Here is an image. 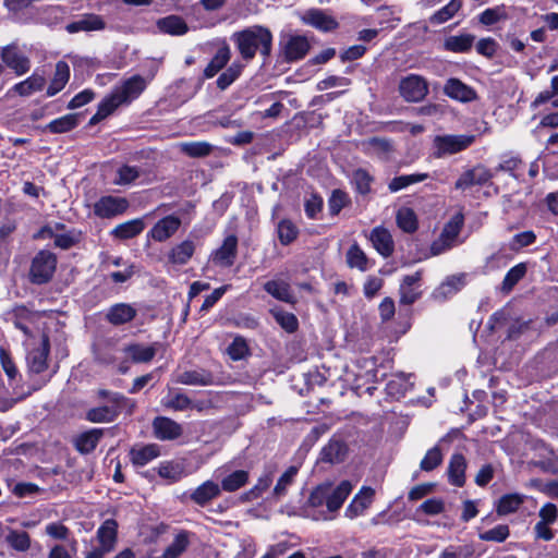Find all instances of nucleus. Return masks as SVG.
I'll return each mask as SVG.
<instances>
[{
  "mask_svg": "<svg viewBox=\"0 0 558 558\" xmlns=\"http://www.w3.org/2000/svg\"><path fill=\"white\" fill-rule=\"evenodd\" d=\"M349 452L347 444L337 437H332L320 450V461L338 464L345 460Z\"/></svg>",
  "mask_w": 558,
  "mask_h": 558,
  "instance_id": "14",
  "label": "nucleus"
},
{
  "mask_svg": "<svg viewBox=\"0 0 558 558\" xmlns=\"http://www.w3.org/2000/svg\"><path fill=\"white\" fill-rule=\"evenodd\" d=\"M397 225L404 232L411 233L417 229V218L413 209L401 207L397 211Z\"/></svg>",
  "mask_w": 558,
  "mask_h": 558,
  "instance_id": "48",
  "label": "nucleus"
},
{
  "mask_svg": "<svg viewBox=\"0 0 558 558\" xmlns=\"http://www.w3.org/2000/svg\"><path fill=\"white\" fill-rule=\"evenodd\" d=\"M231 40L242 59L252 61L257 53L264 60L270 56L274 37L269 28L262 25H253L233 33Z\"/></svg>",
  "mask_w": 558,
  "mask_h": 558,
  "instance_id": "1",
  "label": "nucleus"
},
{
  "mask_svg": "<svg viewBox=\"0 0 558 558\" xmlns=\"http://www.w3.org/2000/svg\"><path fill=\"white\" fill-rule=\"evenodd\" d=\"M106 27V23L100 15L97 14H87L82 16L80 20L74 21L66 25V31L70 34L77 32H90V31H101Z\"/></svg>",
  "mask_w": 558,
  "mask_h": 558,
  "instance_id": "23",
  "label": "nucleus"
},
{
  "mask_svg": "<svg viewBox=\"0 0 558 558\" xmlns=\"http://www.w3.org/2000/svg\"><path fill=\"white\" fill-rule=\"evenodd\" d=\"M510 535L509 526L507 524H499L488 531L478 534L480 539L485 542L502 543Z\"/></svg>",
  "mask_w": 558,
  "mask_h": 558,
  "instance_id": "59",
  "label": "nucleus"
},
{
  "mask_svg": "<svg viewBox=\"0 0 558 558\" xmlns=\"http://www.w3.org/2000/svg\"><path fill=\"white\" fill-rule=\"evenodd\" d=\"M97 537L100 543L98 550L105 554L113 549L117 539V523L113 520H106L97 531Z\"/></svg>",
  "mask_w": 558,
  "mask_h": 558,
  "instance_id": "29",
  "label": "nucleus"
},
{
  "mask_svg": "<svg viewBox=\"0 0 558 558\" xmlns=\"http://www.w3.org/2000/svg\"><path fill=\"white\" fill-rule=\"evenodd\" d=\"M465 470L466 460L464 456L461 453L452 454L447 471L449 483L453 486L462 487L465 484Z\"/></svg>",
  "mask_w": 558,
  "mask_h": 558,
  "instance_id": "19",
  "label": "nucleus"
},
{
  "mask_svg": "<svg viewBox=\"0 0 558 558\" xmlns=\"http://www.w3.org/2000/svg\"><path fill=\"white\" fill-rule=\"evenodd\" d=\"M444 92L448 97L461 102L476 99V92L458 78H449L444 86Z\"/></svg>",
  "mask_w": 558,
  "mask_h": 558,
  "instance_id": "16",
  "label": "nucleus"
},
{
  "mask_svg": "<svg viewBox=\"0 0 558 558\" xmlns=\"http://www.w3.org/2000/svg\"><path fill=\"white\" fill-rule=\"evenodd\" d=\"M157 472L159 476L169 480L170 482H178L185 475L184 465L177 461L161 462Z\"/></svg>",
  "mask_w": 558,
  "mask_h": 558,
  "instance_id": "44",
  "label": "nucleus"
},
{
  "mask_svg": "<svg viewBox=\"0 0 558 558\" xmlns=\"http://www.w3.org/2000/svg\"><path fill=\"white\" fill-rule=\"evenodd\" d=\"M243 65L240 62H233L217 78V87L220 90L227 89L241 74Z\"/></svg>",
  "mask_w": 558,
  "mask_h": 558,
  "instance_id": "56",
  "label": "nucleus"
},
{
  "mask_svg": "<svg viewBox=\"0 0 558 558\" xmlns=\"http://www.w3.org/2000/svg\"><path fill=\"white\" fill-rule=\"evenodd\" d=\"M271 315L276 319V322L288 332H293L298 328V319L296 317L288 312H284L279 308H272L270 311Z\"/></svg>",
  "mask_w": 558,
  "mask_h": 558,
  "instance_id": "60",
  "label": "nucleus"
},
{
  "mask_svg": "<svg viewBox=\"0 0 558 558\" xmlns=\"http://www.w3.org/2000/svg\"><path fill=\"white\" fill-rule=\"evenodd\" d=\"M70 78V68L64 61L56 64V72L48 88L47 96L52 97L64 88Z\"/></svg>",
  "mask_w": 558,
  "mask_h": 558,
  "instance_id": "34",
  "label": "nucleus"
},
{
  "mask_svg": "<svg viewBox=\"0 0 558 558\" xmlns=\"http://www.w3.org/2000/svg\"><path fill=\"white\" fill-rule=\"evenodd\" d=\"M352 490V484L349 481H342L338 486L333 487L329 483V492L327 499V509L330 512H335L341 508L347 497Z\"/></svg>",
  "mask_w": 558,
  "mask_h": 558,
  "instance_id": "21",
  "label": "nucleus"
},
{
  "mask_svg": "<svg viewBox=\"0 0 558 558\" xmlns=\"http://www.w3.org/2000/svg\"><path fill=\"white\" fill-rule=\"evenodd\" d=\"M473 555L472 545H450L439 554L438 558H470Z\"/></svg>",
  "mask_w": 558,
  "mask_h": 558,
  "instance_id": "62",
  "label": "nucleus"
},
{
  "mask_svg": "<svg viewBox=\"0 0 558 558\" xmlns=\"http://www.w3.org/2000/svg\"><path fill=\"white\" fill-rule=\"evenodd\" d=\"M5 542L14 550L22 553L27 551L31 547V537L28 533L24 531L9 529V532L5 535Z\"/></svg>",
  "mask_w": 558,
  "mask_h": 558,
  "instance_id": "46",
  "label": "nucleus"
},
{
  "mask_svg": "<svg viewBox=\"0 0 558 558\" xmlns=\"http://www.w3.org/2000/svg\"><path fill=\"white\" fill-rule=\"evenodd\" d=\"M302 21L319 31L329 32L338 26V23L320 10L312 9L302 15Z\"/></svg>",
  "mask_w": 558,
  "mask_h": 558,
  "instance_id": "18",
  "label": "nucleus"
},
{
  "mask_svg": "<svg viewBox=\"0 0 558 558\" xmlns=\"http://www.w3.org/2000/svg\"><path fill=\"white\" fill-rule=\"evenodd\" d=\"M101 436L102 430L97 428L78 435L74 441L76 450L81 453L92 452L97 447Z\"/></svg>",
  "mask_w": 558,
  "mask_h": 558,
  "instance_id": "36",
  "label": "nucleus"
},
{
  "mask_svg": "<svg viewBox=\"0 0 558 558\" xmlns=\"http://www.w3.org/2000/svg\"><path fill=\"white\" fill-rule=\"evenodd\" d=\"M299 472V469L294 465L289 466L284 473L278 478L272 496L277 500L284 497L288 493V488L293 484L294 478Z\"/></svg>",
  "mask_w": 558,
  "mask_h": 558,
  "instance_id": "42",
  "label": "nucleus"
},
{
  "mask_svg": "<svg viewBox=\"0 0 558 558\" xmlns=\"http://www.w3.org/2000/svg\"><path fill=\"white\" fill-rule=\"evenodd\" d=\"M474 141V135H437L433 141L434 156L442 158L448 155L458 154L471 146Z\"/></svg>",
  "mask_w": 558,
  "mask_h": 558,
  "instance_id": "4",
  "label": "nucleus"
},
{
  "mask_svg": "<svg viewBox=\"0 0 558 558\" xmlns=\"http://www.w3.org/2000/svg\"><path fill=\"white\" fill-rule=\"evenodd\" d=\"M194 252V242L191 240H184L169 251L168 260L173 265H185L193 257Z\"/></svg>",
  "mask_w": 558,
  "mask_h": 558,
  "instance_id": "28",
  "label": "nucleus"
},
{
  "mask_svg": "<svg viewBox=\"0 0 558 558\" xmlns=\"http://www.w3.org/2000/svg\"><path fill=\"white\" fill-rule=\"evenodd\" d=\"M282 53L287 61L303 59L310 50V43L305 36L289 35L281 41Z\"/></svg>",
  "mask_w": 558,
  "mask_h": 558,
  "instance_id": "7",
  "label": "nucleus"
},
{
  "mask_svg": "<svg viewBox=\"0 0 558 558\" xmlns=\"http://www.w3.org/2000/svg\"><path fill=\"white\" fill-rule=\"evenodd\" d=\"M159 29L166 34L170 35H183L187 32L189 27L186 23L177 15H170L163 19H160L157 22Z\"/></svg>",
  "mask_w": 558,
  "mask_h": 558,
  "instance_id": "39",
  "label": "nucleus"
},
{
  "mask_svg": "<svg viewBox=\"0 0 558 558\" xmlns=\"http://www.w3.org/2000/svg\"><path fill=\"white\" fill-rule=\"evenodd\" d=\"M162 405L173 411H184L192 408V400L184 393L170 391L162 399Z\"/></svg>",
  "mask_w": 558,
  "mask_h": 558,
  "instance_id": "49",
  "label": "nucleus"
},
{
  "mask_svg": "<svg viewBox=\"0 0 558 558\" xmlns=\"http://www.w3.org/2000/svg\"><path fill=\"white\" fill-rule=\"evenodd\" d=\"M462 8V0H451L448 4L436 11L430 17L429 22L434 25H440L451 20L457 12Z\"/></svg>",
  "mask_w": 558,
  "mask_h": 558,
  "instance_id": "45",
  "label": "nucleus"
},
{
  "mask_svg": "<svg viewBox=\"0 0 558 558\" xmlns=\"http://www.w3.org/2000/svg\"><path fill=\"white\" fill-rule=\"evenodd\" d=\"M46 80L41 75L33 74L25 81L20 82L13 86V90L20 96H29L35 92H39L44 88Z\"/></svg>",
  "mask_w": 558,
  "mask_h": 558,
  "instance_id": "41",
  "label": "nucleus"
},
{
  "mask_svg": "<svg viewBox=\"0 0 558 558\" xmlns=\"http://www.w3.org/2000/svg\"><path fill=\"white\" fill-rule=\"evenodd\" d=\"M507 13L504 7H495L484 10L480 16L478 20L484 25H493L501 20H506Z\"/></svg>",
  "mask_w": 558,
  "mask_h": 558,
  "instance_id": "64",
  "label": "nucleus"
},
{
  "mask_svg": "<svg viewBox=\"0 0 558 558\" xmlns=\"http://www.w3.org/2000/svg\"><path fill=\"white\" fill-rule=\"evenodd\" d=\"M57 267V256L50 251H39L32 260L29 280L35 284L51 280Z\"/></svg>",
  "mask_w": 558,
  "mask_h": 558,
  "instance_id": "3",
  "label": "nucleus"
},
{
  "mask_svg": "<svg viewBox=\"0 0 558 558\" xmlns=\"http://www.w3.org/2000/svg\"><path fill=\"white\" fill-rule=\"evenodd\" d=\"M352 182L360 194H368L371 192V184L373 177L365 169L359 168L352 173Z\"/></svg>",
  "mask_w": 558,
  "mask_h": 558,
  "instance_id": "57",
  "label": "nucleus"
},
{
  "mask_svg": "<svg viewBox=\"0 0 558 558\" xmlns=\"http://www.w3.org/2000/svg\"><path fill=\"white\" fill-rule=\"evenodd\" d=\"M144 229V220L142 218H136L116 226L111 231V234L119 240H129L141 234Z\"/></svg>",
  "mask_w": 558,
  "mask_h": 558,
  "instance_id": "27",
  "label": "nucleus"
},
{
  "mask_svg": "<svg viewBox=\"0 0 558 558\" xmlns=\"http://www.w3.org/2000/svg\"><path fill=\"white\" fill-rule=\"evenodd\" d=\"M181 219L169 215L158 220L149 230L148 236L157 242H165L170 239L180 228Z\"/></svg>",
  "mask_w": 558,
  "mask_h": 558,
  "instance_id": "12",
  "label": "nucleus"
},
{
  "mask_svg": "<svg viewBox=\"0 0 558 558\" xmlns=\"http://www.w3.org/2000/svg\"><path fill=\"white\" fill-rule=\"evenodd\" d=\"M130 204L125 197L102 196L94 204V213L100 218H113L126 211Z\"/></svg>",
  "mask_w": 558,
  "mask_h": 558,
  "instance_id": "6",
  "label": "nucleus"
},
{
  "mask_svg": "<svg viewBox=\"0 0 558 558\" xmlns=\"http://www.w3.org/2000/svg\"><path fill=\"white\" fill-rule=\"evenodd\" d=\"M264 290L279 301L287 303L293 302L290 284L282 279L267 281L264 284Z\"/></svg>",
  "mask_w": 558,
  "mask_h": 558,
  "instance_id": "35",
  "label": "nucleus"
},
{
  "mask_svg": "<svg viewBox=\"0 0 558 558\" xmlns=\"http://www.w3.org/2000/svg\"><path fill=\"white\" fill-rule=\"evenodd\" d=\"M238 256V238L234 234H229L225 238L222 244L211 252L209 260L219 267H231Z\"/></svg>",
  "mask_w": 558,
  "mask_h": 558,
  "instance_id": "5",
  "label": "nucleus"
},
{
  "mask_svg": "<svg viewBox=\"0 0 558 558\" xmlns=\"http://www.w3.org/2000/svg\"><path fill=\"white\" fill-rule=\"evenodd\" d=\"M375 490L371 487H362V489L354 496L350 505L347 507L344 515L351 520L362 515L365 510L372 505Z\"/></svg>",
  "mask_w": 558,
  "mask_h": 558,
  "instance_id": "15",
  "label": "nucleus"
},
{
  "mask_svg": "<svg viewBox=\"0 0 558 558\" xmlns=\"http://www.w3.org/2000/svg\"><path fill=\"white\" fill-rule=\"evenodd\" d=\"M274 481V470H266L265 473L257 480V483L245 494L247 500H254L266 492Z\"/></svg>",
  "mask_w": 558,
  "mask_h": 558,
  "instance_id": "54",
  "label": "nucleus"
},
{
  "mask_svg": "<svg viewBox=\"0 0 558 558\" xmlns=\"http://www.w3.org/2000/svg\"><path fill=\"white\" fill-rule=\"evenodd\" d=\"M159 456L160 447L157 444L133 447L130 450V459L135 466H144Z\"/></svg>",
  "mask_w": 558,
  "mask_h": 558,
  "instance_id": "20",
  "label": "nucleus"
},
{
  "mask_svg": "<svg viewBox=\"0 0 558 558\" xmlns=\"http://www.w3.org/2000/svg\"><path fill=\"white\" fill-rule=\"evenodd\" d=\"M465 286V275H453L448 277L434 292V298L437 300H445Z\"/></svg>",
  "mask_w": 558,
  "mask_h": 558,
  "instance_id": "30",
  "label": "nucleus"
},
{
  "mask_svg": "<svg viewBox=\"0 0 558 558\" xmlns=\"http://www.w3.org/2000/svg\"><path fill=\"white\" fill-rule=\"evenodd\" d=\"M399 89L400 94L408 101L413 102L422 100L428 92L427 83L418 75H409L403 78L400 83Z\"/></svg>",
  "mask_w": 558,
  "mask_h": 558,
  "instance_id": "8",
  "label": "nucleus"
},
{
  "mask_svg": "<svg viewBox=\"0 0 558 558\" xmlns=\"http://www.w3.org/2000/svg\"><path fill=\"white\" fill-rule=\"evenodd\" d=\"M347 263L350 268H357L361 271L369 268L368 258L357 244H353L348 250Z\"/></svg>",
  "mask_w": 558,
  "mask_h": 558,
  "instance_id": "47",
  "label": "nucleus"
},
{
  "mask_svg": "<svg viewBox=\"0 0 558 558\" xmlns=\"http://www.w3.org/2000/svg\"><path fill=\"white\" fill-rule=\"evenodd\" d=\"M156 352V344L144 345L140 343H134L124 348V353L134 363H147L154 359Z\"/></svg>",
  "mask_w": 558,
  "mask_h": 558,
  "instance_id": "33",
  "label": "nucleus"
},
{
  "mask_svg": "<svg viewBox=\"0 0 558 558\" xmlns=\"http://www.w3.org/2000/svg\"><path fill=\"white\" fill-rule=\"evenodd\" d=\"M220 493L221 488L217 483L213 481H206L195 488V490L191 494V499L198 506H205L210 500L217 498Z\"/></svg>",
  "mask_w": 558,
  "mask_h": 558,
  "instance_id": "26",
  "label": "nucleus"
},
{
  "mask_svg": "<svg viewBox=\"0 0 558 558\" xmlns=\"http://www.w3.org/2000/svg\"><path fill=\"white\" fill-rule=\"evenodd\" d=\"M37 238H49L53 239L54 245L62 250H68L74 245V238L70 234H53V231L50 227H44L39 230V232L34 236Z\"/></svg>",
  "mask_w": 558,
  "mask_h": 558,
  "instance_id": "53",
  "label": "nucleus"
},
{
  "mask_svg": "<svg viewBox=\"0 0 558 558\" xmlns=\"http://www.w3.org/2000/svg\"><path fill=\"white\" fill-rule=\"evenodd\" d=\"M50 351V343L49 338L46 335H43L41 341L38 348L33 349L27 354V365L28 369L32 373L40 374L44 371H46L48 364H47V357L49 355Z\"/></svg>",
  "mask_w": 558,
  "mask_h": 558,
  "instance_id": "13",
  "label": "nucleus"
},
{
  "mask_svg": "<svg viewBox=\"0 0 558 558\" xmlns=\"http://www.w3.org/2000/svg\"><path fill=\"white\" fill-rule=\"evenodd\" d=\"M442 462V453L438 446L429 449L420 463L421 470L425 472L433 471Z\"/></svg>",
  "mask_w": 558,
  "mask_h": 558,
  "instance_id": "61",
  "label": "nucleus"
},
{
  "mask_svg": "<svg viewBox=\"0 0 558 558\" xmlns=\"http://www.w3.org/2000/svg\"><path fill=\"white\" fill-rule=\"evenodd\" d=\"M493 178V173L483 165H477L463 172L456 181L457 190H465L473 185H483Z\"/></svg>",
  "mask_w": 558,
  "mask_h": 558,
  "instance_id": "10",
  "label": "nucleus"
},
{
  "mask_svg": "<svg viewBox=\"0 0 558 558\" xmlns=\"http://www.w3.org/2000/svg\"><path fill=\"white\" fill-rule=\"evenodd\" d=\"M189 544V534L186 532L179 533L165 549L162 558H179L186 550Z\"/></svg>",
  "mask_w": 558,
  "mask_h": 558,
  "instance_id": "50",
  "label": "nucleus"
},
{
  "mask_svg": "<svg viewBox=\"0 0 558 558\" xmlns=\"http://www.w3.org/2000/svg\"><path fill=\"white\" fill-rule=\"evenodd\" d=\"M464 225V216L461 213L453 215L444 226L441 233L430 245L433 256L442 254L458 243V236Z\"/></svg>",
  "mask_w": 558,
  "mask_h": 558,
  "instance_id": "2",
  "label": "nucleus"
},
{
  "mask_svg": "<svg viewBox=\"0 0 558 558\" xmlns=\"http://www.w3.org/2000/svg\"><path fill=\"white\" fill-rule=\"evenodd\" d=\"M180 150L189 157L202 158L211 154L214 146L205 141L183 142L179 144Z\"/></svg>",
  "mask_w": 558,
  "mask_h": 558,
  "instance_id": "37",
  "label": "nucleus"
},
{
  "mask_svg": "<svg viewBox=\"0 0 558 558\" xmlns=\"http://www.w3.org/2000/svg\"><path fill=\"white\" fill-rule=\"evenodd\" d=\"M526 266L518 264L512 267L505 276L502 281V291L510 292L512 288L525 276Z\"/></svg>",
  "mask_w": 558,
  "mask_h": 558,
  "instance_id": "58",
  "label": "nucleus"
},
{
  "mask_svg": "<svg viewBox=\"0 0 558 558\" xmlns=\"http://www.w3.org/2000/svg\"><path fill=\"white\" fill-rule=\"evenodd\" d=\"M154 436L159 440H175L183 434L182 426L167 416H157L153 421Z\"/></svg>",
  "mask_w": 558,
  "mask_h": 558,
  "instance_id": "9",
  "label": "nucleus"
},
{
  "mask_svg": "<svg viewBox=\"0 0 558 558\" xmlns=\"http://www.w3.org/2000/svg\"><path fill=\"white\" fill-rule=\"evenodd\" d=\"M369 241L372 242L374 248L384 257H388L393 253L395 243L390 232L383 228L376 227L374 228L369 235Z\"/></svg>",
  "mask_w": 558,
  "mask_h": 558,
  "instance_id": "17",
  "label": "nucleus"
},
{
  "mask_svg": "<svg viewBox=\"0 0 558 558\" xmlns=\"http://www.w3.org/2000/svg\"><path fill=\"white\" fill-rule=\"evenodd\" d=\"M523 501L524 498L520 494H507L499 499L497 513L499 515H506L515 512Z\"/></svg>",
  "mask_w": 558,
  "mask_h": 558,
  "instance_id": "51",
  "label": "nucleus"
},
{
  "mask_svg": "<svg viewBox=\"0 0 558 558\" xmlns=\"http://www.w3.org/2000/svg\"><path fill=\"white\" fill-rule=\"evenodd\" d=\"M428 178L427 173H413V174H405L393 178L388 187L389 191L395 193L402 189L408 187L409 185L422 182Z\"/></svg>",
  "mask_w": 558,
  "mask_h": 558,
  "instance_id": "52",
  "label": "nucleus"
},
{
  "mask_svg": "<svg viewBox=\"0 0 558 558\" xmlns=\"http://www.w3.org/2000/svg\"><path fill=\"white\" fill-rule=\"evenodd\" d=\"M248 472L245 470H236L221 480V490L232 493L245 486L248 482Z\"/></svg>",
  "mask_w": 558,
  "mask_h": 558,
  "instance_id": "38",
  "label": "nucleus"
},
{
  "mask_svg": "<svg viewBox=\"0 0 558 558\" xmlns=\"http://www.w3.org/2000/svg\"><path fill=\"white\" fill-rule=\"evenodd\" d=\"M122 408L118 405H100L87 411L86 418L92 423H110L113 422Z\"/></svg>",
  "mask_w": 558,
  "mask_h": 558,
  "instance_id": "31",
  "label": "nucleus"
},
{
  "mask_svg": "<svg viewBox=\"0 0 558 558\" xmlns=\"http://www.w3.org/2000/svg\"><path fill=\"white\" fill-rule=\"evenodd\" d=\"M136 316V310L128 303H118L112 305L107 314V320L116 326L126 324Z\"/></svg>",
  "mask_w": 558,
  "mask_h": 558,
  "instance_id": "24",
  "label": "nucleus"
},
{
  "mask_svg": "<svg viewBox=\"0 0 558 558\" xmlns=\"http://www.w3.org/2000/svg\"><path fill=\"white\" fill-rule=\"evenodd\" d=\"M175 381L189 386H210L215 384L214 376L204 369L184 371L177 375Z\"/></svg>",
  "mask_w": 558,
  "mask_h": 558,
  "instance_id": "22",
  "label": "nucleus"
},
{
  "mask_svg": "<svg viewBox=\"0 0 558 558\" xmlns=\"http://www.w3.org/2000/svg\"><path fill=\"white\" fill-rule=\"evenodd\" d=\"M328 492H329V483H323L315 487L312 493L310 494V497L307 499V505L313 508L322 507L323 505L327 506V499H328Z\"/></svg>",
  "mask_w": 558,
  "mask_h": 558,
  "instance_id": "63",
  "label": "nucleus"
},
{
  "mask_svg": "<svg viewBox=\"0 0 558 558\" xmlns=\"http://www.w3.org/2000/svg\"><path fill=\"white\" fill-rule=\"evenodd\" d=\"M77 124L78 114L70 113L52 120L49 124L46 125L45 130L53 134H60L73 130Z\"/></svg>",
  "mask_w": 558,
  "mask_h": 558,
  "instance_id": "43",
  "label": "nucleus"
},
{
  "mask_svg": "<svg viewBox=\"0 0 558 558\" xmlns=\"http://www.w3.org/2000/svg\"><path fill=\"white\" fill-rule=\"evenodd\" d=\"M1 59L15 74L22 75L29 71L31 61L16 46L9 45L2 48Z\"/></svg>",
  "mask_w": 558,
  "mask_h": 558,
  "instance_id": "11",
  "label": "nucleus"
},
{
  "mask_svg": "<svg viewBox=\"0 0 558 558\" xmlns=\"http://www.w3.org/2000/svg\"><path fill=\"white\" fill-rule=\"evenodd\" d=\"M147 82L140 75H134L124 82L122 87L116 93L122 99L124 104L132 101L137 98L140 94L145 89Z\"/></svg>",
  "mask_w": 558,
  "mask_h": 558,
  "instance_id": "25",
  "label": "nucleus"
},
{
  "mask_svg": "<svg viewBox=\"0 0 558 558\" xmlns=\"http://www.w3.org/2000/svg\"><path fill=\"white\" fill-rule=\"evenodd\" d=\"M474 40L475 36L471 34L454 35L445 40L444 47L452 52H466L471 49Z\"/></svg>",
  "mask_w": 558,
  "mask_h": 558,
  "instance_id": "40",
  "label": "nucleus"
},
{
  "mask_svg": "<svg viewBox=\"0 0 558 558\" xmlns=\"http://www.w3.org/2000/svg\"><path fill=\"white\" fill-rule=\"evenodd\" d=\"M231 58L230 47L223 43V45L217 50L210 62L204 70V76L206 78L214 77L220 70H222Z\"/></svg>",
  "mask_w": 558,
  "mask_h": 558,
  "instance_id": "32",
  "label": "nucleus"
},
{
  "mask_svg": "<svg viewBox=\"0 0 558 558\" xmlns=\"http://www.w3.org/2000/svg\"><path fill=\"white\" fill-rule=\"evenodd\" d=\"M142 174V170L135 166L123 165L117 170L116 185H129L134 183Z\"/></svg>",
  "mask_w": 558,
  "mask_h": 558,
  "instance_id": "55",
  "label": "nucleus"
}]
</instances>
